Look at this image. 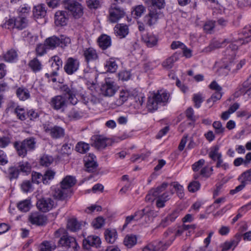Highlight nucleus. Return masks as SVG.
Here are the masks:
<instances>
[{
	"instance_id": "obj_1",
	"label": "nucleus",
	"mask_w": 251,
	"mask_h": 251,
	"mask_svg": "<svg viewBox=\"0 0 251 251\" xmlns=\"http://www.w3.org/2000/svg\"><path fill=\"white\" fill-rule=\"evenodd\" d=\"M251 41V25L246 26L239 34L238 37H229L225 39L222 42L219 41H214L211 43L208 48L209 50L221 48L226 46V44H229L225 51V56H233L236 55V52L238 46Z\"/></svg>"
},
{
	"instance_id": "obj_2",
	"label": "nucleus",
	"mask_w": 251,
	"mask_h": 251,
	"mask_svg": "<svg viewBox=\"0 0 251 251\" xmlns=\"http://www.w3.org/2000/svg\"><path fill=\"white\" fill-rule=\"evenodd\" d=\"M169 97V94L163 90H158L151 94L147 103L148 110L151 112L157 110L159 106L166 104Z\"/></svg>"
},
{
	"instance_id": "obj_3",
	"label": "nucleus",
	"mask_w": 251,
	"mask_h": 251,
	"mask_svg": "<svg viewBox=\"0 0 251 251\" xmlns=\"http://www.w3.org/2000/svg\"><path fill=\"white\" fill-rule=\"evenodd\" d=\"M235 55L231 56H226V58L223 60L222 63L219 66L218 70L220 75H226L229 73H236L245 64L244 60H241L237 63L234 60Z\"/></svg>"
},
{
	"instance_id": "obj_4",
	"label": "nucleus",
	"mask_w": 251,
	"mask_h": 251,
	"mask_svg": "<svg viewBox=\"0 0 251 251\" xmlns=\"http://www.w3.org/2000/svg\"><path fill=\"white\" fill-rule=\"evenodd\" d=\"M76 179L72 176H67L60 182V188L56 190L53 197L59 200H63L68 197L70 189L75 185Z\"/></svg>"
},
{
	"instance_id": "obj_5",
	"label": "nucleus",
	"mask_w": 251,
	"mask_h": 251,
	"mask_svg": "<svg viewBox=\"0 0 251 251\" xmlns=\"http://www.w3.org/2000/svg\"><path fill=\"white\" fill-rule=\"evenodd\" d=\"M70 42V39L64 35H61L60 37L52 36L46 39L45 45L48 49L53 50L60 45L66 46Z\"/></svg>"
},
{
	"instance_id": "obj_6",
	"label": "nucleus",
	"mask_w": 251,
	"mask_h": 251,
	"mask_svg": "<svg viewBox=\"0 0 251 251\" xmlns=\"http://www.w3.org/2000/svg\"><path fill=\"white\" fill-rule=\"evenodd\" d=\"M64 7L75 19L80 18L83 14V6L74 0H67Z\"/></svg>"
},
{
	"instance_id": "obj_7",
	"label": "nucleus",
	"mask_w": 251,
	"mask_h": 251,
	"mask_svg": "<svg viewBox=\"0 0 251 251\" xmlns=\"http://www.w3.org/2000/svg\"><path fill=\"white\" fill-rule=\"evenodd\" d=\"M28 24V21L25 17L19 15L15 18L9 19L4 24L3 26L8 29L16 28L20 30L26 27Z\"/></svg>"
},
{
	"instance_id": "obj_8",
	"label": "nucleus",
	"mask_w": 251,
	"mask_h": 251,
	"mask_svg": "<svg viewBox=\"0 0 251 251\" xmlns=\"http://www.w3.org/2000/svg\"><path fill=\"white\" fill-rule=\"evenodd\" d=\"M195 228V225H185L183 224L177 227L175 235H173L170 239L165 242V244L167 246L170 245L175 239L176 236H179L185 234L186 236H190L192 232H194Z\"/></svg>"
},
{
	"instance_id": "obj_9",
	"label": "nucleus",
	"mask_w": 251,
	"mask_h": 251,
	"mask_svg": "<svg viewBox=\"0 0 251 251\" xmlns=\"http://www.w3.org/2000/svg\"><path fill=\"white\" fill-rule=\"evenodd\" d=\"M125 15L126 12L123 8L115 4H111L109 9L108 20L110 22L117 23Z\"/></svg>"
},
{
	"instance_id": "obj_10",
	"label": "nucleus",
	"mask_w": 251,
	"mask_h": 251,
	"mask_svg": "<svg viewBox=\"0 0 251 251\" xmlns=\"http://www.w3.org/2000/svg\"><path fill=\"white\" fill-rule=\"evenodd\" d=\"M43 129L46 133L53 139L62 138L65 135L64 129L59 126H51L49 124H46L43 125Z\"/></svg>"
},
{
	"instance_id": "obj_11",
	"label": "nucleus",
	"mask_w": 251,
	"mask_h": 251,
	"mask_svg": "<svg viewBox=\"0 0 251 251\" xmlns=\"http://www.w3.org/2000/svg\"><path fill=\"white\" fill-rule=\"evenodd\" d=\"M59 244L63 247L72 249L73 251H77L79 246L75 239L68 235L62 236L59 241Z\"/></svg>"
},
{
	"instance_id": "obj_12",
	"label": "nucleus",
	"mask_w": 251,
	"mask_h": 251,
	"mask_svg": "<svg viewBox=\"0 0 251 251\" xmlns=\"http://www.w3.org/2000/svg\"><path fill=\"white\" fill-rule=\"evenodd\" d=\"M153 210H151L149 207H146L136 212V216H138L136 220V221L142 220V224H147L151 222V217L153 216Z\"/></svg>"
},
{
	"instance_id": "obj_13",
	"label": "nucleus",
	"mask_w": 251,
	"mask_h": 251,
	"mask_svg": "<svg viewBox=\"0 0 251 251\" xmlns=\"http://www.w3.org/2000/svg\"><path fill=\"white\" fill-rule=\"evenodd\" d=\"M29 222L33 225L43 226L47 223V218L44 215L38 212L31 213L28 216Z\"/></svg>"
},
{
	"instance_id": "obj_14",
	"label": "nucleus",
	"mask_w": 251,
	"mask_h": 251,
	"mask_svg": "<svg viewBox=\"0 0 251 251\" xmlns=\"http://www.w3.org/2000/svg\"><path fill=\"white\" fill-rule=\"evenodd\" d=\"M167 186L168 183L164 182L156 188L151 190L146 197V201L152 202L155 199H157L158 194H161V193L164 191Z\"/></svg>"
},
{
	"instance_id": "obj_15",
	"label": "nucleus",
	"mask_w": 251,
	"mask_h": 251,
	"mask_svg": "<svg viewBox=\"0 0 251 251\" xmlns=\"http://www.w3.org/2000/svg\"><path fill=\"white\" fill-rule=\"evenodd\" d=\"M117 88L112 81H106L100 88L101 93L105 97H112L116 93Z\"/></svg>"
},
{
	"instance_id": "obj_16",
	"label": "nucleus",
	"mask_w": 251,
	"mask_h": 251,
	"mask_svg": "<svg viewBox=\"0 0 251 251\" xmlns=\"http://www.w3.org/2000/svg\"><path fill=\"white\" fill-rule=\"evenodd\" d=\"M79 66V61L72 57L69 58L64 66V70L68 75H72L76 72Z\"/></svg>"
},
{
	"instance_id": "obj_17",
	"label": "nucleus",
	"mask_w": 251,
	"mask_h": 251,
	"mask_svg": "<svg viewBox=\"0 0 251 251\" xmlns=\"http://www.w3.org/2000/svg\"><path fill=\"white\" fill-rule=\"evenodd\" d=\"M66 99L62 96L58 95L52 98L51 100V106L56 110L63 109L67 106Z\"/></svg>"
},
{
	"instance_id": "obj_18",
	"label": "nucleus",
	"mask_w": 251,
	"mask_h": 251,
	"mask_svg": "<svg viewBox=\"0 0 251 251\" xmlns=\"http://www.w3.org/2000/svg\"><path fill=\"white\" fill-rule=\"evenodd\" d=\"M95 142L92 144L97 149L101 150L111 145V141L101 136L95 137Z\"/></svg>"
},
{
	"instance_id": "obj_19",
	"label": "nucleus",
	"mask_w": 251,
	"mask_h": 251,
	"mask_svg": "<svg viewBox=\"0 0 251 251\" xmlns=\"http://www.w3.org/2000/svg\"><path fill=\"white\" fill-rule=\"evenodd\" d=\"M54 205V202L50 199H42L39 200L37 202V206L38 209L44 212L50 210Z\"/></svg>"
},
{
	"instance_id": "obj_20",
	"label": "nucleus",
	"mask_w": 251,
	"mask_h": 251,
	"mask_svg": "<svg viewBox=\"0 0 251 251\" xmlns=\"http://www.w3.org/2000/svg\"><path fill=\"white\" fill-rule=\"evenodd\" d=\"M159 13L156 10H151L149 14L144 17V23L149 26L155 24L159 18Z\"/></svg>"
},
{
	"instance_id": "obj_21",
	"label": "nucleus",
	"mask_w": 251,
	"mask_h": 251,
	"mask_svg": "<svg viewBox=\"0 0 251 251\" xmlns=\"http://www.w3.org/2000/svg\"><path fill=\"white\" fill-rule=\"evenodd\" d=\"M167 244L161 241L149 244L145 247L143 251H164L166 249Z\"/></svg>"
},
{
	"instance_id": "obj_22",
	"label": "nucleus",
	"mask_w": 251,
	"mask_h": 251,
	"mask_svg": "<svg viewBox=\"0 0 251 251\" xmlns=\"http://www.w3.org/2000/svg\"><path fill=\"white\" fill-rule=\"evenodd\" d=\"M101 243L100 239L97 236H89L83 241V245L85 249H88L90 246L98 247Z\"/></svg>"
},
{
	"instance_id": "obj_23",
	"label": "nucleus",
	"mask_w": 251,
	"mask_h": 251,
	"mask_svg": "<svg viewBox=\"0 0 251 251\" xmlns=\"http://www.w3.org/2000/svg\"><path fill=\"white\" fill-rule=\"evenodd\" d=\"M54 22L57 26H64L67 24L68 18L66 16V12L58 11L54 16Z\"/></svg>"
},
{
	"instance_id": "obj_24",
	"label": "nucleus",
	"mask_w": 251,
	"mask_h": 251,
	"mask_svg": "<svg viewBox=\"0 0 251 251\" xmlns=\"http://www.w3.org/2000/svg\"><path fill=\"white\" fill-rule=\"evenodd\" d=\"M174 194V192L171 191L170 192H165L163 194H158L157 199L156 201V205L158 208L164 207L165 203L168 201L171 198V196Z\"/></svg>"
},
{
	"instance_id": "obj_25",
	"label": "nucleus",
	"mask_w": 251,
	"mask_h": 251,
	"mask_svg": "<svg viewBox=\"0 0 251 251\" xmlns=\"http://www.w3.org/2000/svg\"><path fill=\"white\" fill-rule=\"evenodd\" d=\"M114 32L116 36L120 38L125 37L129 32L128 27L125 24H117L114 27Z\"/></svg>"
},
{
	"instance_id": "obj_26",
	"label": "nucleus",
	"mask_w": 251,
	"mask_h": 251,
	"mask_svg": "<svg viewBox=\"0 0 251 251\" xmlns=\"http://www.w3.org/2000/svg\"><path fill=\"white\" fill-rule=\"evenodd\" d=\"M79 95L81 98L83 103L88 109H90V104H94L97 103V99L92 96H87L84 92H80Z\"/></svg>"
},
{
	"instance_id": "obj_27",
	"label": "nucleus",
	"mask_w": 251,
	"mask_h": 251,
	"mask_svg": "<svg viewBox=\"0 0 251 251\" xmlns=\"http://www.w3.org/2000/svg\"><path fill=\"white\" fill-rule=\"evenodd\" d=\"M50 62H51V70L52 71L53 75H57V71L62 65V62L60 58L57 56H53Z\"/></svg>"
},
{
	"instance_id": "obj_28",
	"label": "nucleus",
	"mask_w": 251,
	"mask_h": 251,
	"mask_svg": "<svg viewBox=\"0 0 251 251\" xmlns=\"http://www.w3.org/2000/svg\"><path fill=\"white\" fill-rule=\"evenodd\" d=\"M65 91L68 95V98L70 102L73 105L76 104L77 102V99L75 97V95H79L80 92L73 87L66 88Z\"/></svg>"
},
{
	"instance_id": "obj_29",
	"label": "nucleus",
	"mask_w": 251,
	"mask_h": 251,
	"mask_svg": "<svg viewBox=\"0 0 251 251\" xmlns=\"http://www.w3.org/2000/svg\"><path fill=\"white\" fill-rule=\"evenodd\" d=\"M106 241L110 244H113L117 238V233L114 229H106L104 231Z\"/></svg>"
},
{
	"instance_id": "obj_30",
	"label": "nucleus",
	"mask_w": 251,
	"mask_h": 251,
	"mask_svg": "<svg viewBox=\"0 0 251 251\" xmlns=\"http://www.w3.org/2000/svg\"><path fill=\"white\" fill-rule=\"evenodd\" d=\"M47 10L44 4H39L35 6L33 10L35 18L39 19L44 17L46 15Z\"/></svg>"
},
{
	"instance_id": "obj_31",
	"label": "nucleus",
	"mask_w": 251,
	"mask_h": 251,
	"mask_svg": "<svg viewBox=\"0 0 251 251\" xmlns=\"http://www.w3.org/2000/svg\"><path fill=\"white\" fill-rule=\"evenodd\" d=\"M86 110H80L75 108H73L69 113L68 117L71 119L78 120L86 115Z\"/></svg>"
},
{
	"instance_id": "obj_32",
	"label": "nucleus",
	"mask_w": 251,
	"mask_h": 251,
	"mask_svg": "<svg viewBox=\"0 0 251 251\" xmlns=\"http://www.w3.org/2000/svg\"><path fill=\"white\" fill-rule=\"evenodd\" d=\"M83 55L87 62L95 60L98 57L96 50L92 48L84 50Z\"/></svg>"
},
{
	"instance_id": "obj_33",
	"label": "nucleus",
	"mask_w": 251,
	"mask_h": 251,
	"mask_svg": "<svg viewBox=\"0 0 251 251\" xmlns=\"http://www.w3.org/2000/svg\"><path fill=\"white\" fill-rule=\"evenodd\" d=\"M99 45L102 50H105L111 45V38L106 35H103L99 38Z\"/></svg>"
},
{
	"instance_id": "obj_34",
	"label": "nucleus",
	"mask_w": 251,
	"mask_h": 251,
	"mask_svg": "<svg viewBox=\"0 0 251 251\" xmlns=\"http://www.w3.org/2000/svg\"><path fill=\"white\" fill-rule=\"evenodd\" d=\"M28 66L34 73L38 72L42 69V65L37 58L31 60L28 63Z\"/></svg>"
},
{
	"instance_id": "obj_35",
	"label": "nucleus",
	"mask_w": 251,
	"mask_h": 251,
	"mask_svg": "<svg viewBox=\"0 0 251 251\" xmlns=\"http://www.w3.org/2000/svg\"><path fill=\"white\" fill-rule=\"evenodd\" d=\"M88 157H90L91 160L89 158L86 160L85 167L88 172H93L97 166V163L94 160L95 156L93 154H91Z\"/></svg>"
},
{
	"instance_id": "obj_36",
	"label": "nucleus",
	"mask_w": 251,
	"mask_h": 251,
	"mask_svg": "<svg viewBox=\"0 0 251 251\" xmlns=\"http://www.w3.org/2000/svg\"><path fill=\"white\" fill-rule=\"evenodd\" d=\"M14 146L19 156L24 157L26 155L27 151L23 141L15 142Z\"/></svg>"
},
{
	"instance_id": "obj_37",
	"label": "nucleus",
	"mask_w": 251,
	"mask_h": 251,
	"mask_svg": "<svg viewBox=\"0 0 251 251\" xmlns=\"http://www.w3.org/2000/svg\"><path fill=\"white\" fill-rule=\"evenodd\" d=\"M146 8L143 5H136L132 8L131 14L133 18H138L145 12Z\"/></svg>"
},
{
	"instance_id": "obj_38",
	"label": "nucleus",
	"mask_w": 251,
	"mask_h": 251,
	"mask_svg": "<svg viewBox=\"0 0 251 251\" xmlns=\"http://www.w3.org/2000/svg\"><path fill=\"white\" fill-rule=\"evenodd\" d=\"M80 224L75 219H69L67 223V228L70 230L75 232L80 228Z\"/></svg>"
},
{
	"instance_id": "obj_39",
	"label": "nucleus",
	"mask_w": 251,
	"mask_h": 251,
	"mask_svg": "<svg viewBox=\"0 0 251 251\" xmlns=\"http://www.w3.org/2000/svg\"><path fill=\"white\" fill-rule=\"evenodd\" d=\"M143 40L147 46L151 48L156 45L157 42L156 37L151 34H148L146 36L144 37Z\"/></svg>"
},
{
	"instance_id": "obj_40",
	"label": "nucleus",
	"mask_w": 251,
	"mask_h": 251,
	"mask_svg": "<svg viewBox=\"0 0 251 251\" xmlns=\"http://www.w3.org/2000/svg\"><path fill=\"white\" fill-rule=\"evenodd\" d=\"M16 94L17 97L22 100H25L30 97L29 92L25 88H19Z\"/></svg>"
},
{
	"instance_id": "obj_41",
	"label": "nucleus",
	"mask_w": 251,
	"mask_h": 251,
	"mask_svg": "<svg viewBox=\"0 0 251 251\" xmlns=\"http://www.w3.org/2000/svg\"><path fill=\"white\" fill-rule=\"evenodd\" d=\"M105 67L106 68L107 72L113 73L117 70L118 65L114 59L110 58L106 61Z\"/></svg>"
},
{
	"instance_id": "obj_42",
	"label": "nucleus",
	"mask_w": 251,
	"mask_h": 251,
	"mask_svg": "<svg viewBox=\"0 0 251 251\" xmlns=\"http://www.w3.org/2000/svg\"><path fill=\"white\" fill-rule=\"evenodd\" d=\"M31 206L30 201L29 200H25L19 202L17 207L20 211L26 212L29 210Z\"/></svg>"
},
{
	"instance_id": "obj_43",
	"label": "nucleus",
	"mask_w": 251,
	"mask_h": 251,
	"mask_svg": "<svg viewBox=\"0 0 251 251\" xmlns=\"http://www.w3.org/2000/svg\"><path fill=\"white\" fill-rule=\"evenodd\" d=\"M124 243L125 246L131 248L136 244L137 238L134 235H127L124 239Z\"/></svg>"
},
{
	"instance_id": "obj_44",
	"label": "nucleus",
	"mask_w": 251,
	"mask_h": 251,
	"mask_svg": "<svg viewBox=\"0 0 251 251\" xmlns=\"http://www.w3.org/2000/svg\"><path fill=\"white\" fill-rule=\"evenodd\" d=\"M18 54L14 50H10L6 52L4 55V60L7 62H11L17 59Z\"/></svg>"
},
{
	"instance_id": "obj_45",
	"label": "nucleus",
	"mask_w": 251,
	"mask_h": 251,
	"mask_svg": "<svg viewBox=\"0 0 251 251\" xmlns=\"http://www.w3.org/2000/svg\"><path fill=\"white\" fill-rule=\"evenodd\" d=\"M146 3L151 4L152 7H157L160 9L163 8L165 5V0H144Z\"/></svg>"
},
{
	"instance_id": "obj_46",
	"label": "nucleus",
	"mask_w": 251,
	"mask_h": 251,
	"mask_svg": "<svg viewBox=\"0 0 251 251\" xmlns=\"http://www.w3.org/2000/svg\"><path fill=\"white\" fill-rule=\"evenodd\" d=\"M177 60V56L174 54L171 57L167 58L165 61L163 62V66L167 69H169L173 67L174 63Z\"/></svg>"
},
{
	"instance_id": "obj_47",
	"label": "nucleus",
	"mask_w": 251,
	"mask_h": 251,
	"mask_svg": "<svg viewBox=\"0 0 251 251\" xmlns=\"http://www.w3.org/2000/svg\"><path fill=\"white\" fill-rule=\"evenodd\" d=\"M219 147L218 146L213 147L209 152V156L213 160L215 161L217 158L222 157L221 153L219 152Z\"/></svg>"
},
{
	"instance_id": "obj_48",
	"label": "nucleus",
	"mask_w": 251,
	"mask_h": 251,
	"mask_svg": "<svg viewBox=\"0 0 251 251\" xmlns=\"http://www.w3.org/2000/svg\"><path fill=\"white\" fill-rule=\"evenodd\" d=\"M212 126L215 130V133L217 134H223L225 131V128L223 126L220 121L214 122Z\"/></svg>"
},
{
	"instance_id": "obj_49",
	"label": "nucleus",
	"mask_w": 251,
	"mask_h": 251,
	"mask_svg": "<svg viewBox=\"0 0 251 251\" xmlns=\"http://www.w3.org/2000/svg\"><path fill=\"white\" fill-rule=\"evenodd\" d=\"M89 148L90 146L88 144L82 142H78L75 147L76 151L81 153L86 152Z\"/></svg>"
},
{
	"instance_id": "obj_50",
	"label": "nucleus",
	"mask_w": 251,
	"mask_h": 251,
	"mask_svg": "<svg viewBox=\"0 0 251 251\" xmlns=\"http://www.w3.org/2000/svg\"><path fill=\"white\" fill-rule=\"evenodd\" d=\"M24 144L25 145L27 151L33 150L35 148L36 142L33 138H29L25 139L23 141Z\"/></svg>"
},
{
	"instance_id": "obj_51",
	"label": "nucleus",
	"mask_w": 251,
	"mask_h": 251,
	"mask_svg": "<svg viewBox=\"0 0 251 251\" xmlns=\"http://www.w3.org/2000/svg\"><path fill=\"white\" fill-rule=\"evenodd\" d=\"M56 246L53 243L45 241L42 243L40 251H52L55 249Z\"/></svg>"
},
{
	"instance_id": "obj_52",
	"label": "nucleus",
	"mask_w": 251,
	"mask_h": 251,
	"mask_svg": "<svg viewBox=\"0 0 251 251\" xmlns=\"http://www.w3.org/2000/svg\"><path fill=\"white\" fill-rule=\"evenodd\" d=\"M15 113L20 120L23 121L25 119L26 115L24 108L18 106L15 109Z\"/></svg>"
},
{
	"instance_id": "obj_53",
	"label": "nucleus",
	"mask_w": 251,
	"mask_h": 251,
	"mask_svg": "<svg viewBox=\"0 0 251 251\" xmlns=\"http://www.w3.org/2000/svg\"><path fill=\"white\" fill-rule=\"evenodd\" d=\"M19 170L24 173H29L31 169V166L27 162H21L18 166Z\"/></svg>"
},
{
	"instance_id": "obj_54",
	"label": "nucleus",
	"mask_w": 251,
	"mask_h": 251,
	"mask_svg": "<svg viewBox=\"0 0 251 251\" xmlns=\"http://www.w3.org/2000/svg\"><path fill=\"white\" fill-rule=\"evenodd\" d=\"M239 180H243L246 183H251V169L243 173L239 177Z\"/></svg>"
},
{
	"instance_id": "obj_55",
	"label": "nucleus",
	"mask_w": 251,
	"mask_h": 251,
	"mask_svg": "<svg viewBox=\"0 0 251 251\" xmlns=\"http://www.w3.org/2000/svg\"><path fill=\"white\" fill-rule=\"evenodd\" d=\"M52 161V157L48 155H44L40 159L41 164L46 167L50 166Z\"/></svg>"
},
{
	"instance_id": "obj_56",
	"label": "nucleus",
	"mask_w": 251,
	"mask_h": 251,
	"mask_svg": "<svg viewBox=\"0 0 251 251\" xmlns=\"http://www.w3.org/2000/svg\"><path fill=\"white\" fill-rule=\"evenodd\" d=\"M19 170L14 167L9 168L7 171V174L10 179L16 178L19 175Z\"/></svg>"
},
{
	"instance_id": "obj_57",
	"label": "nucleus",
	"mask_w": 251,
	"mask_h": 251,
	"mask_svg": "<svg viewBox=\"0 0 251 251\" xmlns=\"http://www.w3.org/2000/svg\"><path fill=\"white\" fill-rule=\"evenodd\" d=\"M32 181L33 183L39 184L41 182H43V176L39 173L32 172L31 175Z\"/></svg>"
},
{
	"instance_id": "obj_58",
	"label": "nucleus",
	"mask_w": 251,
	"mask_h": 251,
	"mask_svg": "<svg viewBox=\"0 0 251 251\" xmlns=\"http://www.w3.org/2000/svg\"><path fill=\"white\" fill-rule=\"evenodd\" d=\"M201 184L197 181H193L189 183L188 186V190L192 193L198 191L200 188Z\"/></svg>"
},
{
	"instance_id": "obj_59",
	"label": "nucleus",
	"mask_w": 251,
	"mask_h": 251,
	"mask_svg": "<svg viewBox=\"0 0 251 251\" xmlns=\"http://www.w3.org/2000/svg\"><path fill=\"white\" fill-rule=\"evenodd\" d=\"M193 101L195 103V106L196 108L200 107L201 103L203 101V99L201 94H195L193 96Z\"/></svg>"
},
{
	"instance_id": "obj_60",
	"label": "nucleus",
	"mask_w": 251,
	"mask_h": 251,
	"mask_svg": "<svg viewBox=\"0 0 251 251\" xmlns=\"http://www.w3.org/2000/svg\"><path fill=\"white\" fill-rule=\"evenodd\" d=\"M55 173L52 170H48L43 176V183L46 184L48 181L54 178Z\"/></svg>"
},
{
	"instance_id": "obj_61",
	"label": "nucleus",
	"mask_w": 251,
	"mask_h": 251,
	"mask_svg": "<svg viewBox=\"0 0 251 251\" xmlns=\"http://www.w3.org/2000/svg\"><path fill=\"white\" fill-rule=\"evenodd\" d=\"M104 224V220L101 217H99L95 219L92 222V226L95 228H100L102 227Z\"/></svg>"
},
{
	"instance_id": "obj_62",
	"label": "nucleus",
	"mask_w": 251,
	"mask_h": 251,
	"mask_svg": "<svg viewBox=\"0 0 251 251\" xmlns=\"http://www.w3.org/2000/svg\"><path fill=\"white\" fill-rule=\"evenodd\" d=\"M131 97L129 92L127 90H122L120 93L119 100L121 104H123L127 99Z\"/></svg>"
},
{
	"instance_id": "obj_63",
	"label": "nucleus",
	"mask_w": 251,
	"mask_h": 251,
	"mask_svg": "<svg viewBox=\"0 0 251 251\" xmlns=\"http://www.w3.org/2000/svg\"><path fill=\"white\" fill-rule=\"evenodd\" d=\"M176 190L178 196L181 198L183 196V188L182 186L180 185L176 182H174L171 184Z\"/></svg>"
},
{
	"instance_id": "obj_64",
	"label": "nucleus",
	"mask_w": 251,
	"mask_h": 251,
	"mask_svg": "<svg viewBox=\"0 0 251 251\" xmlns=\"http://www.w3.org/2000/svg\"><path fill=\"white\" fill-rule=\"evenodd\" d=\"M246 94L249 96L251 95V77L248 79L243 84Z\"/></svg>"
}]
</instances>
